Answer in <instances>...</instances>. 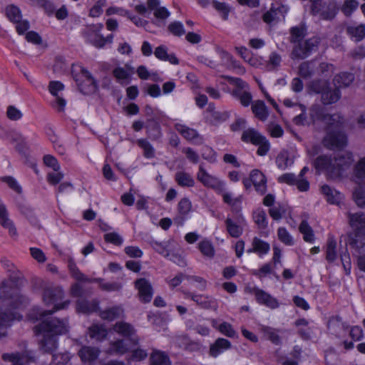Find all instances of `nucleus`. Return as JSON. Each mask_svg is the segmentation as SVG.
I'll list each match as a JSON object with an SVG mask.
<instances>
[{
	"instance_id": "nucleus-51",
	"label": "nucleus",
	"mask_w": 365,
	"mask_h": 365,
	"mask_svg": "<svg viewBox=\"0 0 365 365\" xmlns=\"http://www.w3.org/2000/svg\"><path fill=\"white\" fill-rule=\"evenodd\" d=\"M110 353L122 356L128 351L127 344L123 339H117L110 344Z\"/></svg>"
},
{
	"instance_id": "nucleus-9",
	"label": "nucleus",
	"mask_w": 365,
	"mask_h": 365,
	"mask_svg": "<svg viewBox=\"0 0 365 365\" xmlns=\"http://www.w3.org/2000/svg\"><path fill=\"white\" fill-rule=\"evenodd\" d=\"M65 293L62 287L56 286L53 287H47L43 292V300L46 305L53 304L51 310H44L40 313L41 322L46 317L52 315L55 312L66 309L70 304L68 299L62 302L58 303L59 300L64 298Z\"/></svg>"
},
{
	"instance_id": "nucleus-3",
	"label": "nucleus",
	"mask_w": 365,
	"mask_h": 365,
	"mask_svg": "<svg viewBox=\"0 0 365 365\" xmlns=\"http://www.w3.org/2000/svg\"><path fill=\"white\" fill-rule=\"evenodd\" d=\"M354 162L352 153L336 154L332 158L330 154H322L313 161L312 165L318 174L325 173L328 179H341Z\"/></svg>"
},
{
	"instance_id": "nucleus-2",
	"label": "nucleus",
	"mask_w": 365,
	"mask_h": 365,
	"mask_svg": "<svg viewBox=\"0 0 365 365\" xmlns=\"http://www.w3.org/2000/svg\"><path fill=\"white\" fill-rule=\"evenodd\" d=\"M68 331V319L56 317L46 318L34 327V334L43 336L39 342L40 349L44 353L52 354L53 365H66L71 360L68 351L53 354L58 348V336Z\"/></svg>"
},
{
	"instance_id": "nucleus-31",
	"label": "nucleus",
	"mask_w": 365,
	"mask_h": 365,
	"mask_svg": "<svg viewBox=\"0 0 365 365\" xmlns=\"http://www.w3.org/2000/svg\"><path fill=\"white\" fill-rule=\"evenodd\" d=\"M346 33L350 39L356 43L361 41L365 38V25L360 24L356 25H348L346 27Z\"/></svg>"
},
{
	"instance_id": "nucleus-14",
	"label": "nucleus",
	"mask_w": 365,
	"mask_h": 365,
	"mask_svg": "<svg viewBox=\"0 0 365 365\" xmlns=\"http://www.w3.org/2000/svg\"><path fill=\"white\" fill-rule=\"evenodd\" d=\"M250 292L255 295L259 304L264 305L271 309H276L279 307L280 304L278 300L264 290L254 287L250 289Z\"/></svg>"
},
{
	"instance_id": "nucleus-38",
	"label": "nucleus",
	"mask_w": 365,
	"mask_h": 365,
	"mask_svg": "<svg viewBox=\"0 0 365 365\" xmlns=\"http://www.w3.org/2000/svg\"><path fill=\"white\" fill-rule=\"evenodd\" d=\"M175 128L185 139L188 141H192L200 137V134L197 130L185 125L176 123L175 125Z\"/></svg>"
},
{
	"instance_id": "nucleus-55",
	"label": "nucleus",
	"mask_w": 365,
	"mask_h": 365,
	"mask_svg": "<svg viewBox=\"0 0 365 365\" xmlns=\"http://www.w3.org/2000/svg\"><path fill=\"white\" fill-rule=\"evenodd\" d=\"M358 7L359 2L356 0H345L341 7V11L346 16L349 17L352 15Z\"/></svg>"
},
{
	"instance_id": "nucleus-11",
	"label": "nucleus",
	"mask_w": 365,
	"mask_h": 365,
	"mask_svg": "<svg viewBox=\"0 0 365 365\" xmlns=\"http://www.w3.org/2000/svg\"><path fill=\"white\" fill-rule=\"evenodd\" d=\"M224 78L232 86H234L231 95L238 100L240 104L244 107H248L252 101V95L249 91V84L238 77L231 76H225Z\"/></svg>"
},
{
	"instance_id": "nucleus-62",
	"label": "nucleus",
	"mask_w": 365,
	"mask_h": 365,
	"mask_svg": "<svg viewBox=\"0 0 365 365\" xmlns=\"http://www.w3.org/2000/svg\"><path fill=\"white\" fill-rule=\"evenodd\" d=\"M43 163L45 166L52 168L53 171H59L61 170V165L57 158L52 155H44L43 157Z\"/></svg>"
},
{
	"instance_id": "nucleus-20",
	"label": "nucleus",
	"mask_w": 365,
	"mask_h": 365,
	"mask_svg": "<svg viewBox=\"0 0 365 365\" xmlns=\"http://www.w3.org/2000/svg\"><path fill=\"white\" fill-rule=\"evenodd\" d=\"M98 314L103 321L113 322L124 316V309L121 304L113 305L104 309L100 308Z\"/></svg>"
},
{
	"instance_id": "nucleus-64",
	"label": "nucleus",
	"mask_w": 365,
	"mask_h": 365,
	"mask_svg": "<svg viewBox=\"0 0 365 365\" xmlns=\"http://www.w3.org/2000/svg\"><path fill=\"white\" fill-rule=\"evenodd\" d=\"M353 199L359 207H365V190L362 188H356L353 192Z\"/></svg>"
},
{
	"instance_id": "nucleus-15",
	"label": "nucleus",
	"mask_w": 365,
	"mask_h": 365,
	"mask_svg": "<svg viewBox=\"0 0 365 365\" xmlns=\"http://www.w3.org/2000/svg\"><path fill=\"white\" fill-rule=\"evenodd\" d=\"M134 284L138 292L139 300L143 304L150 303L154 294L151 283L145 278H139L135 281Z\"/></svg>"
},
{
	"instance_id": "nucleus-24",
	"label": "nucleus",
	"mask_w": 365,
	"mask_h": 365,
	"mask_svg": "<svg viewBox=\"0 0 365 365\" xmlns=\"http://www.w3.org/2000/svg\"><path fill=\"white\" fill-rule=\"evenodd\" d=\"M270 251V245L267 241L258 237H254L252 241V247L247 250L248 254L255 253L259 258H263Z\"/></svg>"
},
{
	"instance_id": "nucleus-46",
	"label": "nucleus",
	"mask_w": 365,
	"mask_h": 365,
	"mask_svg": "<svg viewBox=\"0 0 365 365\" xmlns=\"http://www.w3.org/2000/svg\"><path fill=\"white\" fill-rule=\"evenodd\" d=\"M68 269L73 279L80 282H85L87 276L81 272L73 259H70L68 262Z\"/></svg>"
},
{
	"instance_id": "nucleus-43",
	"label": "nucleus",
	"mask_w": 365,
	"mask_h": 365,
	"mask_svg": "<svg viewBox=\"0 0 365 365\" xmlns=\"http://www.w3.org/2000/svg\"><path fill=\"white\" fill-rule=\"evenodd\" d=\"M336 241L333 237H329L326 246V259L329 263H333L337 259Z\"/></svg>"
},
{
	"instance_id": "nucleus-49",
	"label": "nucleus",
	"mask_w": 365,
	"mask_h": 365,
	"mask_svg": "<svg viewBox=\"0 0 365 365\" xmlns=\"http://www.w3.org/2000/svg\"><path fill=\"white\" fill-rule=\"evenodd\" d=\"M137 145L143 150V155L147 159L155 157V148L145 138H140L137 140Z\"/></svg>"
},
{
	"instance_id": "nucleus-12",
	"label": "nucleus",
	"mask_w": 365,
	"mask_h": 365,
	"mask_svg": "<svg viewBox=\"0 0 365 365\" xmlns=\"http://www.w3.org/2000/svg\"><path fill=\"white\" fill-rule=\"evenodd\" d=\"M241 140L245 143L258 146L257 155L259 156H265L271 148L267 138L254 128L244 130L241 135Z\"/></svg>"
},
{
	"instance_id": "nucleus-27",
	"label": "nucleus",
	"mask_w": 365,
	"mask_h": 365,
	"mask_svg": "<svg viewBox=\"0 0 365 365\" xmlns=\"http://www.w3.org/2000/svg\"><path fill=\"white\" fill-rule=\"evenodd\" d=\"M210 323L212 328L217 330L222 335L232 339L238 337L237 331L230 323L227 322L219 323L217 319H211Z\"/></svg>"
},
{
	"instance_id": "nucleus-1",
	"label": "nucleus",
	"mask_w": 365,
	"mask_h": 365,
	"mask_svg": "<svg viewBox=\"0 0 365 365\" xmlns=\"http://www.w3.org/2000/svg\"><path fill=\"white\" fill-rule=\"evenodd\" d=\"M21 278L14 272L0 284V299L10 301L9 308L0 311V339L7 335L14 322L23 319V315L16 310L25 308L29 299L21 294Z\"/></svg>"
},
{
	"instance_id": "nucleus-23",
	"label": "nucleus",
	"mask_w": 365,
	"mask_h": 365,
	"mask_svg": "<svg viewBox=\"0 0 365 365\" xmlns=\"http://www.w3.org/2000/svg\"><path fill=\"white\" fill-rule=\"evenodd\" d=\"M0 225L8 230L9 234L11 237H17L18 232L14 222L9 218V212L4 204L0 203Z\"/></svg>"
},
{
	"instance_id": "nucleus-33",
	"label": "nucleus",
	"mask_w": 365,
	"mask_h": 365,
	"mask_svg": "<svg viewBox=\"0 0 365 365\" xmlns=\"http://www.w3.org/2000/svg\"><path fill=\"white\" fill-rule=\"evenodd\" d=\"M355 76L354 74L351 72L349 71H342L337 74H336L334 77V82L336 85V87L339 88H346L349 87L354 81Z\"/></svg>"
},
{
	"instance_id": "nucleus-34",
	"label": "nucleus",
	"mask_w": 365,
	"mask_h": 365,
	"mask_svg": "<svg viewBox=\"0 0 365 365\" xmlns=\"http://www.w3.org/2000/svg\"><path fill=\"white\" fill-rule=\"evenodd\" d=\"M289 41L294 44L299 43L304 38L307 34V27L305 24H301L299 26H294L289 29Z\"/></svg>"
},
{
	"instance_id": "nucleus-32",
	"label": "nucleus",
	"mask_w": 365,
	"mask_h": 365,
	"mask_svg": "<svg viewBox=\"0 0 365 365\" xmlns=\"http://www.w3.org/2000/svg\"><path fill=\"white\" fill-rule=\"evenodd\" d=\"M88 334L91 339L103 341L107 338L108 329L103 324H93L88 328Z\"/></svg>"
},
{
	"instance_id": "nucleus-37",
	"label": "nucleus",
	"mask_w": 365,
	"mask_h": 365,
	"mask_svg": "<svg viewBox=\"0 0 365 365\" xmlns=\"http://www.w3.org/2000/svg\"><path fill=\"white\" fill-rule=\"evenodd\" d=\"M252 111L255 116L262 121H264L269 116L268 108L262 100H257L252 104Z\"/></svg>"
},
{
	"instance_id": "nucleus-29",
	"label": "nucleus",
	"mask_w": 365,
	"mask_h": 365,
	"mask_svg": "<svg viewBox=\"0 0 365 365\" xmlns=\"http://www.w3.org/2000/svg\"><path fill=\"white\" fill-rule=\"evenodd\" d=\"M78 354L82 362H93L98 358L100 350L97 347L83 346L78 351Z\"/></svg>"
},
{
	"instance_id": "nucleus-45",
	"label": "nucleus",
	"mask_w": 365,
	"mask_h": 365,
	"mask_svg": "<svg viewBox=\"0 0 365 365\" xmlns=\"http://www.w3.org/2000/svg\"><path fill=\"white\" fill-rule=\"evenodd\" d=\"M255 223L259 229H265L268 226V220L265 210L262 208L256 209L252 214Z\"/></svg>"
},
{
	"instance_id": "nucleus-28",
	"label": "nucleus",
	"mask_w": 365,
	"mask_h": 365,
	"mask_svg": "<svg viewBox=\"0 0 365 365\" xmlns=\"http://www.w3.org/2000/svg\"><path fill=\"white\" fill-rule=\"evenodd\" d=\"M11 142L16 143L15 149L22 158L28 157L30 148L26 138L21 133H14L11 135Z\"/></svg>"
},
{
	"instance_id": "nucleus-30",
	"label": "nucleus",
	"mask_w": 365,
	"mask_h": 365,
	"mask_svg": "<svg viewBox=\"0 0 365 365\" xmlns=\"http://www.w3.org/2000/svg\"><path fill=\"white\" fill-rule=\"evenodd\" d=\"M149 365H172L169 355L164 351L153 349L149 358Z\"/></svg>"
},
{
	"instance_id": "nucleus-25",
	"label": "nucleus",
	"mask_w": 365,
	"mask_h": 365,
	"mask_svg": "<svg viewBox=\"0 0 365 365\" xmlns=\"http://www.w3.org/2000/svg\"><path fill=\"white\" fill-rule=\"evenodd\" d=\"M321 193L324 196L326 201L329 205H339L344 198L341 192L331 187L327 184H324L320 187Z\"/></svg>"
},
{
	"instance_id": "nucleus-53",
	"label": "nucleus",
	"mask_w": 365,
	"mask_h": 365,
	"mask_svg": "<svg viewBox=\"0 0 365 365\" xmlns=\"http://www.w3.org/2000/svg\"><path fill=\"white\" fill-rule=\"evenodd\" d=\"M213 7L220 14L223 21H227L230 13V7L225 2H220L217 0L212 1Z\"/></svg>"
},
{
	"instance_id": "nucleus-19",
	"label": "nucleus",
	"mask_w": 365,
	"mask_h": 365,
	"mask_svg": "<svg viewBox=\"0 0 365 365\" xmlns=\"http://www.w3.org/2000/svg\"><path fill=\"white\" fill-rule=\"evenodd\" d=\"M197 179L207 187L217 190L223 187V183L216 177L209 174L202 165L199 167V170L197 173Z\"/></svg>"
},
{
	"instance_id": "nucleus-57",
	"label": "nucleus",
	"mask_w": 365,
	"mask_h": 365,
	"mask_svg": "<svg viewBox=\"0 0 365 365\" xmlns=\"http://www.w3.org/2000/svg\"><path fill=\"white\" fill-rule=\"evenodd\" d=\"M292 163L287 153H280L276 158V165L281 170H286Z\"/></svg>"
},
{
	"instance_id": "nucleus-59",
	"label": "nucleus",
	"mask_w": 365,
	"mask_h": 365,
	"mask_svg": "<svg viewBox=\"0 0 365 365\" xmlns=\"http://www.w3.org/2000/svg\"><path fill=\"white\" fill-rule=\"evenodd\" d=\"M106 242L115 246H121L123 243V238L117 232H112L106 233L103 236Z\"/></svg>"
},
{
	"instance_id": "nucleus-39",
	"label": "nucleus",
	"mask_w": 365,
	"mask_h": 365,
	"mask_svg": "<svg viewBox=\"0 0 365 365\" xmlns=\"http://www.w3.org/2000/svg\"><path fill=\"white\" fill-rule=\"evenodd\" d=\"M5 16L12 24L19 22L23 17L21 9L14 4H10L5 7Z\"/></svg>"
},
{
	"instance_id": "nucleus-48",
	"label": "nucleus",
	"mask_w": 365,
	"mask_h": 365,
	"mask_svg": "<svg viewBox=\"0 0 365 365\" xmlns=\"http://www.w3.org/2000/svg\"><path fill=\"white\" fill-rule=\"evenodd\" d=\"M262 331L264 335L272 342V344L277 346L281 345L282 339L277 334V330L269 326H264L262 328Z\"/></svg>"
},
{
	"instance_id": "nucleus-41",
	"label": "nucleus",
	"mask_w": 365,
	"mask_h": 365,
	"mask_svg": "<svg viewBox=\"0 0 365 365\" xmlns=\"http://www.w3.org/2000/svg\"><path fill=\"white\" fill-rule=\"evenodd\" d=\"M147 135L153 140L159 139L161 135L160 125L155 120H149L145 126Z\"/></svg>"
},
{
	"instance_id": "nucleus-40",
	"label": "nucleus",
	"mask_w": 365,
	"mask_h": 365,
	"mask_svg": "<svg viewBox=\"0 0 365 365\" xmlns=\"http://www.w3.org/2000/svg\"><path fill=\"white\" fill-rule=\"evenodd\" d=\"M327 328L331 335L339 339L341 333V317L339 315L330 317Z\"/></svg>"
},
{
	"instance_id": "nucleus-54",
	"label": "nucleus",
	"mask_w": 365,
	"mask_h": 365,
	"mask_svg": "<svg viewBox=\"0 0 365 365\" xmlns=\"http://www.w3.org/2000/svg\"><path fill=\"white\" fill-rule=\"evenodd\" d=\"M168 31L174 36L181 37L185 34L183 24L180 21L170 22L168 26Z\"/></svg>"
},
{
	"instance_id": "nucleus-17",
	"label": "nucleus",
	"mask_w": 365,
	"mask_h": 365,
	"mask_svg": "<svg viewBox=\"0 0 365 365\" xmlns=\"http://www.w3.org/2000/svg\"><path fill=\"white\" fill-rule=\"evenodd\" d=\"M288 12V7L282 2L275 1L271 4L270 9L263 14L262 20L267 24H271L278 16H284Z\"/></svg>"
},
{
	"instance_id": "nucleus-42",
	"label": "nucleus",
	"mask_w": 365,
	"mask_h": 365,
	"mask_svg": "<svg viewBox=\"0 0 365 365\" xmlns=\"http://www.w3.org/2000/svg\"><path fill=\"white\" fill-rule=\"evenodd\" d=\"M299 231L303 235V240L306 242L314 243L315 241L314 232L307 220H302L299 225Z\"/></svg>"
},
{
	"instance_id": "nucleus-10",
	"label": "nucleus",
	"mask_w": 365,
	"mask_h": 365,
	"mask_svg": "<svg viewBox=\"0 0 365 365\" xmlns=\"http://www.w3.org/2000/svg\"><path fill=\"white\" fill-rule=\"evenodd\" d=\"M71 75L79 91L84 95L94 93L98 88V82L92 73L85 67L73 64Z\"/></svg>"
},
{
	"instance_id": "nucleus-47",
	"label": "nucleus",
	"mask_w": 365,
	"mask_h": 365,
	"mask_svg": "<svg viewBox=\"0 0 365 365\" xmlns=\"http://www.w3.org/2000/svg\"><path fill=\"white\" fill-rule=\"evenodd\" d=\"M86 38L88 42L98 49L104 48V36L101 34H94L93 32H86Z\"/></svg>"
},
{
	"instance_id": "nucleus-22",
	"label": "nucleus",
	"mask_w": 365,
	"mask_h": 365,
	"mask_svg": "<svg viewBox=\"0 0 365 365\" xmlns=\"http://www.w3.org/2000/svg\"><path fill=\"white\" fill-rule=\"evenodd\" d=\"M232 348V343L227 339L219 337L210 345L208 354L212 358H217Z\"/></svg>"
},
{
	"instance_id": "nucleus-18",
	"label": "nucleus",
	"mask_w": 365,
	"mask_h": 365,
	"mask_svg": "<svg viewBox=\"0 0 365 365\" xmlns=\"http://www.w3.org/2000/svg\"><path fill=\"white\" fill-rule=\"evenodd\" d=\"M76 310L77 313L86 315L98 313L100 310V302L97 299L91 301L86 299H79L76 302Z\"/></svg>"
},
{
	"instance_id": "nucleus-26",
	"label": "nucleus",
	"mask_w": 365,
	"mask_h": 365,
	"mask_svg": "<svg viewBox=\"0 0 365 365\" xmlns=\"http://www.w3.org/2000/svg\"><path fill=\"white\" fill-rule=\"evenodd\" d=\"M192 210V203L189 198H182L178 205V212L180 216L175 219L178 226H182L185 221L187 220L188 215Z\"/></svg>"
},
{
	"instance_id": "nucleus-50",
	"label": "nucleus",
	"mask_w": 365,
	"mask_h": 365,
	"mask_svg": "<svg viewBox=\"0 0 365 365\" xmlns=\"http://www.w3.org/2000/svg\"><path fill=\"white\" fill-rule=\"evenodd\" d=\"M230 117V112L227 110H214L210 115V123L217 125L226 122Z\"/></svg>"
},
{
	"instance_id": "nucleus-61",
	"label": "nucleus",
	"mask_w": 365,
	"mask_h": 365,
	"mask_svg": "<svg viewBox=\"0 0 365 365\" xmlns=\"http://www.w3.org/2000/svg\"><path fill=\"white\" fill-rule=\"evenodd\" d=\"M292 55L293 58L299 59H304L309 56L308 52L305 51V47L303 46V41L294 43Z\"/></svg>"
},
{
	"instance_id": "nucleus-56",
	"label": "nucleus",
	"mask_w": 365,
	"mask_h": 365,
	"mask_svg": "<svg viewBox=\"0 0 365 365\" xmlns=\"http://www.w3.org/2000/svg\"><path fill=\"white\" fill-rule=\"evenodd\" d=\"M277 236L279 240L287 246H292L294 245V240L292 236L284 227H279L277 229Z\"/></svg>"
},
{
	"instance_id": "nucleus-35",
	"label": "nucleus",
	"mask_w": 365,
	"mask_h": 365,
	"mask_svg": "<svg viewBox=\"0 0 365 365\" xmlns=\"http://www.w3.org/2000/svg\"><path fill=\"white\" fill-rule=\"evenodd\" d=\"M113 330L125 338L131 337L135 335L136 332L134 327L125 322H116L113 327Z\"/></svg>"
},
{
	"instance_id": "nucleus-63",
	"label": "nucleus",
	"mask_w": 365,
	"mask_h": 365,
	"mask_svg": "<svg viewBox=\"0 0 365 365\" xmlns=\"http://www.w3.org/2000/svg\"><path fill=\"white\" fill-rule=\"evenodd\" d=\"M354 176L359 180L365 178V156L360 158L354 168Z\"/></svg>"
},
{
	"instance_id": "nucleus-60",
	"label": "nucleus",
	"mask_w": 365,
	"mask_h": 365,
	"mask_svg": "<svg viewBox=\"0 0 365 365\" xmlns=\"http://www.w3.org/2000/svg\"><path fill=\"white\" fill-rule=\"evenodd\" d=\"M268 212L273 220L279 221L285 214L286 210L280 204H278L277 205H273L272 207H269Z\"/></svg>"
},
{
	"instance_id": "nucleus-58",
	"label": "nucleus",
	"mask_w": 365,
	"mask_h": 365,
	"mask_svg": "<svg viewBox=\"0 0 365 365\" xmlns=\"http://www.w3.org/2000/svg\"><path fill=\"white\" fill-rule=\"evenodd\" d=\"M201 155L204 160L210 163H215L217 161V153L210 146L205 145L202 148Z\"/></svg>"
},
{
	"instance_id": "nucleus-8",
	"label": "nucleus",
	"mask_w": 365,
	"mask_h": 365,
	"mask_svg": "<svg viewBox=\"0 0 365 365\" xmlns=\"http://www.w3.org/2000/svg\"><path fill=\"white\" fill-rule=\"evenodd\" d=\"M150 245L157 253L178 266L185 267L187 265L186 259L180 249L177 247L174 240L170 239L163 242L153 240Z\"/></svg>"
},
{
	"instance_id": "nucleus-21",
	"label": "nucleus",
	"mask_w": 365,
	"mask_h": 365,
	"mask_svg": "<svg viewBox=\"0 0 365 365\" xmlns=\"http://www.w3.org/2000/svg\"><path fill=\"white\" fill-rule=\"evenodd\" d=\"M147 5L149 11H153V15L158 23L164 22L171 14L165 6H160V0H147Z\"/></svg>"
},
{
	"instance_id": "nucleus-6",
	"label": "nucleus",
	"mask_w": 365,
	"mask_h": 365,
	"mask_svg": "<svg viewBox=\"0 0 365 365\" xmlns=\"http://www.w3.org/2000/svg\"><path fill=\"white\" fill-rule=\"evenodd\" d=\"M347 217L353 230L347 235V243L351 249L360 252L365 246V214L362 212H349Z\"/></svg>"
},
{
	"instance_id": "nucleus-44",
	"label": "nucleus",
	"mask_w": 365,
	"mask_h": 365,
	"mask_svg": "<svg viewBox=\"0 0 365 365\" xmlns=\"http://www.w3.org/2000/svg\"><path fill=\"white\" fill-rule=\"evenodd\" d=\"M197 248L203 256L208 258L214 257L215 250L211 240L204 238L198 243Z\"/></svg>"
},
{
	"instance_id": "nucleus-36",
	"label": "nucleus",
	"mask_w": 365,
	"mask_h": 365,
	"mask_svg": "<svg viewBox=\"0 0 365 365\" xmlns=\"http://www.w3.org/2000/svg\"><path fill=\"white\" fill-rule=\"evenodd\" d=\"M175 181L181 187H192L195 182L193 177L185 171H178L174 176Z\"/></svg>"
},
{
	"instance_id": "nucleus-13",
	"label": "nucleus",
	"mask_w": 365,
	"mask_h": 365,
	"mask_svg": "<svg viewBox=\"0 0 365 365\" xmlns=\"http://www.w3.org/2000/svg\"><path fill=\"white\" fill-rule=\"evenodd\" d=\"M242 184L245 190L250 189L253 185L255 191L260 195H264L267 190V178L259 169L251 170L249 178L242 179Z\"/></svg>"
},
{
	"instance_id": "nucleus-7",
	"label": "nucleus",
	"mask_w": 365,
	"mask_h": 365,
	"mask_svg": "<svg viewBox=\"0 0 365 365\" xmlns=\"http://www.w3.org/2000/svg\"><path fill=\"white\" fill-rule=\"evenodd\" d=\"M325 135L322 143L324 148L329 150H342L348 144V137L341 128L339 121L329 122L325 126Z\"/></svg>"
},
{
	"instance_id": "nucleus-16",
	"label": "nucleus",
	"mask_w": 365,
	"mask_h": 365,
	"mask_svg": "<svg viewBox=\"0 0 365 365\" xmlns=\"http://www.w3.org/2000/svg\"><path fill=\"white\" fill-rule=\"evenodd\" d=\"M309 123H315L316 122H334L336 119L334 115L327 112L324 107L319 104H313L309 108Z\"/></svg>"
},
{
	"instance_id": "nucleus-4",
	"label": "nucleus",
	"mask_w": 365,
	"mask_h": 365,
	"mask_svg": "<svg viewBox=\"0 0 365 365\" xmlns=\"http://www.w3.org/2000/svg\"><path fill=\"white\" fill-rule=\"evenodd\" d=\"M223 202L231 207L232 217H227L225 220V225L228 235L233 238H239L244 232L247 225V220L242 213V199L238 196L233 199L231 193L225 192L222 195Z\"/></svg>"
},
{
	"instance_id": "nucleus-52",
	"label": "nucleus",
	"mask_w": 365,
	"mask_h": 365,
	"mask_svg": "<svg viewBox=\"0 0 365 365\" xmlns=\"http://www.w3.org/2000/svg\"><path fill=\"white\" fill-rule=\"evenodd\" d=\"M314 74V69L312 62L304 61L299 66L298 75L304 79L311 78Z\"/></svg>"
},
{
	"instance_id": "nucleus-5",
	"label": "nucleus",
	"mask_w": 365,
	"mask_h": 365,
	"mask_svg": "<svg viewBox=\"0 0 365 365\" xmlns=\"http://www.w3.org/2000/svg\"><path fill=\"white\" fill-rule=\"evenodd\" d=\"M307 91L309 95H319L320 101L324 106L334 104L341 97L339 88H332L330 82L323 78L312 80L307 86Z\"/></svg>"
}]
</instances>
